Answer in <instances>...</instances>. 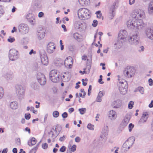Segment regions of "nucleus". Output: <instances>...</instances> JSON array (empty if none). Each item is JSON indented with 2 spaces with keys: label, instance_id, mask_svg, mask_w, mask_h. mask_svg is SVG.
<instances>
[{
  "label": "nucleus",
  "instance_id": "obj_5",
  "mask_svg": "<svg viewBox=\"0 0 153 153\" xmlns=\"http://www.w3.org/2000/svg\"><path fill=\"white\" fill-rule=\"evenodd\" d=\"M16 93L18 98L22 99L25 96V88L21 85H17L16 86Z\"/></svg>",
  "mask_w": 153,
  "mask_h": 153
},
{
  "label": "nucleus",
  "instance_id": "obj_51",
  "mask_svg": "<svg viewBox=\"0 0 153 153\" xmlns=\"http://www.w3.org/2000/svg\"><path fill=\"white\" fill-rule=\"evenodd\" d=\"M149 85L152 86L153 85V80L151 78H150L149 79Z\"/></svg>",
  "mask_w": 153,
  "mask_h": 153
},
{
  "label": "nucleus",
  "instance_id": "obj_25",
  "mask_svg": "<svg viewBox=\"0 0 153 153\" xmlns=\"http://www.w3.org/2000/svg\"><path fill=\"white\" fill-rule=\"evenodd\" d=\"M130 119V116L126 115L122 121L121 125L123 128H124L128 123Z\"/></svg>",
  "mask_w": 153,
  "mask_h": 153
},
{
  "label": "nucleus",
  "instance_id": "obj_62",
  "mask_svg": "<svg viewBox=\"0 0 153 153\" xmlns=\"http://www.w3.org/2000/svg\"><path fill=\"white\" fill-rule=\"evenodd\" d=\"M65 138V136L64 135L62 137H61L59 138V140L60 141H64Z\"/></svg>",
  "mask_w": 153,
  "mask_h": 153
},
{
  "label": "nucleus",
  "instance_id": "obj_59",
  "mask_svg": "<svg viewBox=\"0 0 153 153\" xmlns=\"http://www.w3.org/2000/svg\"><path fill=\"white\" fill-rule=\"evenodd\" d=\"M140 49L139 50V51L140 52L143 51L144 50V48L143 46H141L140 48Z\"/></svg>",
  "mask_w": 153,
  "mask_h": 153
},
{
  "label": "nucleus",
  "instance_id": "obj_42",
  "mask_svg": "<svg viewBox=\"0 0 153 153\" xmlns=\"http://www.w3.org/2000/svg\"><path fill=\"white\" fill-rule=\"evenodd\" d=\"M39 143L33 149H32L30 151V153H35L38 149L39 146Z\"/></svg>",
  "mask_w": 153,
  "mask_h": 153
},
{
  "label": "nucleus",
  "instance_id": "obj_31",
  "mask_svg": "<svg viewBox=\"0 0 153 153\" xmlns=\"http://www.w3.org/2000/svg\"><path fill=\"white\" fill-rule=\"evenodd\" d=\"M91 67V64H87L86 68L84 69V71H83V74L84 73L85 74L87 73L88 74L90 72Z\"/></svg>",
  "mask_w": 153,
  "mask_h": 153
},
{
  "label": "nucleus",
  "instance_id": "obj_29",
  "mask_svg": "<svg viewBox=\"0 0 153 153\" xmlns=\"http://www.w3.org/2000/svg\"><path fill=\"white\" fill-rule=\"evenodd\" d=\"M73 38L78 41L80 42L82 39V36L79 33L76 32L73 34Z\"/></svg>",
  "mask_w": 153,
  "mask_h": 153
},
{
  "label": "nucleus",
  "instance_id": "obj_37",
  "mask_svg": "<svg viewBox=\"0 0 153 153\" xmlns=\"http://www.w3.org/2000/svg\"><path fill=\"white\" fill-rule=\"evenodd\" d=\"M138 91H139L141 94H143L144 92L143 88L142 87H139L134 90V92H136Z\"/></svg>",
  "mask_w": 153,
  "mask_h": 153
},
{
  "label": "nucleus",
  "instance_id": "obj_49",
  "mask_svg": "<svg viewBox=\"0 0 153 153\" xmlns=\"http://www.w3.org/2000/svg\"><path fill=\"white\" fill-rule=\"evenodd\" d=\"M25 118L27 120H29L30 118V114H25Z\"/></svg>",
  "mask_w": 153,
  "mask_h": 153
},
{
  "label": "nucleus",
  "instance_id": "obj_18",
  "mask_svg": "<svg viewBox=\"0 0 153 153\" xmlns=\"http://www.w3.org/2000/svg\"><path fill=\"white\" fill-rule=\"evenodd\" d=\"M145 33L146 36L149 39L153 40V29L148 28L146 29Z\"/></svg>",
  "mask_w": 153,
  "mask_h": 153
},
{
  "label": "nucleus",
  "instance_id": "obj_1",
  "mask_svg": "<svg viewBox=\"0 0 153 153\" xmlns=\"http://www.w3.org/2000/svg\"><path fill=\"white\" fill-rule=\"evenodd\" d=\"M127 25L130 29L140 30L145 27V24L142 19L132 18L127 21Z\"/></svg>",
  "mask_w": 153,
  "mask_h": 153
},
{
  "label": "nucleus",
  "instance_id": "obj_21",
  "mask_svg": "<svg viewBox=\"0 0 153 153\" xmlns=\"http://www.w3.org/2000/svg\"><path fill=\"white\" fill-rule=\"evenodd\" d=\"M74 27L76 29L82 31L84 29V25L80 22L76 21L74 23Z\"/></svg>",
  "mask_w": 153,
  "mask_h": 153
},
{
  "label": "nucleus",
  "instance_id": "obj_27",
  "mask_svg": "<svg viewBox=\"0 0 153 153\" xmlns=\"http://www.w3.org/2000/svg\"><path fill=\"white\" fill-rule=\"evenodd\" d=\"M80 5L82 6H85L88 5L90 3V0H78Z\"/></svg>",
  "mask_w": 153,
  "mask_h": 153
},
{
  "label": "nucleus",
  "instance_id": "obj_23",
  "mask_svg": "<svg viewBox=\"0 0 153 153\" xmlns=\"http://www.w3.org/2000/svg\"><path fill=\"white\" fill-rule=\"evenodd\" d=\"M108 116L109 119L111 120H114L117 118V115L115 111L112 110L109 111Z\"/></svg>",
  "mask_w": 153,
  "mask_h": 153
},
{
  "label": "nucleus",
  "instance_id": "obj_48",
  "mask_svg": "<svg viewBox=\"0 0 153 153\" xmlns=\"http://www.w3.org/2000/svg\"><path fill=\"white\" fill-rule=\"evenodd\" d=\"M97 20H94L93 21L92 25L93 27H95L97 25Z\"/></svg>",
  "mask_w": 153,
  "mask_h": 153
},
{
  "label": "nucleus",
  "instance_id": "obj_30",
  "mask_svg": "<svg viewBox=\"0 0 153 153\" xmlns=\"http://www.w3.org/2000/svg\"><path fill=\"white\" fill-rule=\"evenodd\" d=\"M147 115L148 114L147 113H143L140 120V122L141 123H145L148 118V117H147Z\"/></svg>",
  "mask_w": 153,
  "mask_h": 153
},
{
  "label": "nucleus",
  "instance_id": "obj_40",
  "mask_svg": "<svg viewBox=\"0 0 153 153\" xmlns=\"http://www.w3.org/2000/svg\"><path fill=\"white\" fill-rule=\"evenodd\" d=\"M86 109L85 108H82L79 109L80 113L81 114H83L86 112Z\"/></svg>",
  "mask_w": 153,
  "mask_h": 153
},
{
  "label": "nucleus",
  "instance_id": "obj_8",
  "mask_svg": "<svg viewBox=\"0 0 153 153\" xmlns=\"http://www.w3.org/2000/svg\"><path fill=\"white\" fill-rule=\"evenodd\" d=\"M144 11L140 9L134 10L132 13V17L136 19L139 18L143 19L144 17Z\"/></svg>",
  "mask_w": 153,
  "mask_h": 153
},
{
  "label": "nucleus",
  "instance_id": "obj_45",
  "mask_svg": "<svg viewBox=\"0 0 153 153\" xmlns=\"http://www.w3.org/2000/svg\"><path fill=\"white\" fill-rule=\"evenodd\" d=\"M134 125L132 123H130L128 126L129 131L130 132L131 131L132 129L134 128Z\"/></svg>",
  "mask_w": 153,
  "mask_h": 153
},
{
  "label": "nucleus",
  "instance_id": "obj_41",
  "mask_svg": "<svg viewBox=\"0 0 153 153\" xmlns=\"http://www.w3.org/2000/svg\"><path fill=\"white\" fill-rule=\"evenodd\" d=\"M59 115V113L57 111H55L53 113V116L55 118L57 117Z\"/></svg>",
  "mask_w": 153,
  "mask_h": 153
},
{
  "label": "nucleus",
  "instance_id": "obj_11",
  "mask_svg": "<svg viewBox=\"0 0 153 153\" xmlns=\"http://www.w3.org/2000/svg\"><path fill=\"white\" fill-rule=\"evenodd\" d=\"M19 32L22 34H24L27 33L29 31L28 26L25 24H21L18 27Z\"/></svg>",
  "mask_w": 153,
  "mask_h": 153
},
{
  "label": "nucleus",
  "instance_id": "obj_17",
  "mask_svg": "<svg viewBox=\"0 0 153 153\" xmlns=\"http://www.w3.org/2000/svg\"><path fill=\"white\" fill-rule=\"evenodd\" d=\"M125 41L118 38L117 41L114 44V47L116 49H119L122 47Z\"/></svg>",
  "mask_w": 153,
  "mask_h": 153
},
{
  "label": "nucleus",
  "instance_id": "obj_16",
  "mask_svg": "<svg viewBox=\"0 0 153 153\" xmlns=\"http://www.w3.org/2000/svg\"><path fill=\"white\" fill-rule=\"evenodd\" d=\"M108 134V127L107 126H104L102 130L100 137L101 138L105 139L107 137Z\"/></svg>",
  "mask_w": 153,
  "mask_h": 153
},
{
  "label": "nucleus",
  "instance_id": "obj_50",
  "mask_svg": "<svg viewBox=\"0 0 153 153\" xmlns=\"http://www.w3.org/2000/svg\"><path fill=\"white\" fill-rule=\"evenodd\" d=\"M76 146L75 145H74L71 148V151L73 152H74L76 149Z\"/></svg>",
  "mask_w": 153,
  "mask_h": 153
},
{
  "label": "nucleus",
  "instance_id": "obj_53",
  "mask_svg": "<svg viewBox=\"0 0 153 153\" xmlns=\"http://www.w3.org/2000/svg\"><path fill=\"white\" fill-rule=\"evenodd\" d=\"M14 40L15 39L14 38H12L11 37H9L7 39L8 42L11 43L13 42Z\"/></svg>",
  "mask_w": 153,
  "mask_h": 153
},
{
  "label": "nucleus",
  "instance_id": "obj_64",
  "mask_svg": "<svg viewBox=\"0 0 153 153\" xmlns=\"http://www.w3.org/2000/svg\"><path fill=\"white\" fill-rule=\"evenodd\" d=\"M149 106L150 108L153 107V101L152 100L151 103L149 105Z\"/></svg>",
  "mask_w": 153,
  "mask_h": 153
},
{
  "label": "nucleus",
  "instance_id": "obj_7",
  "mask_svg": "<svg viewBox=\"0 0 153 153\" xmlns=\"http://www.w3.org/2000/svg\"><path fill=\"white\" fill-rule=\"evenodd\" d=\"M118 3V0H116L110 6L108 15V18L110 19H112L114 17L115 14V9L117 7Z\"/></svg>",
  "mask_w": 153,
  "mask_h": 153
},
{
  "label": "nucleus",
  "instance_id": "obj_20",
  "mask_svg": "<svg viewBox=\"0 0 153 153\" xmlns=\"http://www.w3.org/2000/svg\"><path fill=\"white\" fill-rule=\"evenodd\" d=\"M26 18L28 22L32 25H34L35 24L36 21L35 16L32 14L29 13L26 16Z\"/></svg>",
  "mask_w": 153,
  "mask_h": 153
},
{
  "label": "nucleus",
  "instance_id": "obj_47",
  "mask_svg": "<svg viewBox=\"0 0 153 153\" xmlns=\"http://www.w3.org/2000/svg\"><path fill=\"white\" fill-rule=\"evenodd\" d=\"M48 147V144L46 143L42 144V147L44 149H46Z\"/></svg>",
  "mask_w": 153,
  "mask_h": 153
},
{
  "label": "nucleus",
  "instance_id": "obj_14",
  "mask_svg": "<svg viewBox=\"0 0 153 153\" xmlns=\"http://www.w3.org/2000/svg\"><path fill=\"white\" fill-rule=\"evenodd\" d=\"M55 49L56 46L53 42H49L47 45V51L50 53H52L53 52Z\"/></svg>",
  "mask_w": 153,
  "mask_h": 153
},
{
  "label": "nucleus",
  "instance_id": "obj_36",
  "mask_svg": "<svg viewBox=\"0 0 153 153\" xmlns=\"http://www.w3.org/2000/svg\"><path fill=\"white\" fill-rule=\"evenodd\" d=\"M59 77L58 75H57V76H55L50 78V79L52 82H57L59 81Z\"/></svg>",
  "mask_w": 153,
  "mask_h": 153
},
{
  "label": "nucleus",
  "instance_id": "obj_19",
  "mask_svg": "<svg viewBox=\"0 0 153 153\" xmlns=\"http://www.w3.org/2000/svg\"><path fill=\"white\" fill-rule=\"evenodd\" d=\"M45 36V33L43 28H41L38 30L37 37L39 40L43 39Z\"/></svg>",
  "mask_w": 153,
  "mask_h": 153
},
{
  "label": "nucleus",
  "instance_id": "obj_34",
  "mask_svg": "<svg viewBox=\"0 0 153 153\" xmlns=\"http://www.w3.org/2000/svg\"><path fill=\"white\" fill-rule=\"evenodd\" d=\"M36 143V140L35 138L32 137L31 140L28 142V144L29 146H33L35 145Z\"/></svg>",
  "mask_w": 153,
  "mask_h": 153
},
{
  "label": "nucleus",
  "instance_id": "obj_32",
  "mask_svg": "<svg viewBox=\"0 0 153 153\" xmlns=\"http://www.w3.org/2000/svg\"><path fill=\"white\" fill-rule=\"evenodd\" d=\"M10 108L13 109H16L18 107V104L16 101L11 102L10 104Z\"/></svg>",
  "mask_w": 153,
  "mask_h": 153
},
{
  "label": "nucleus",
  "instance_id": "obj_63",
  "mask_svg": "<svg viewBox=\"0 0 153 153\" xmlns=\"http://www.w3.org/2000/svg\"><path fill=\"white\" fill-rule=\"evenodd\" d=\"M74 111V109L73 108H71L69 109L68 111L70 113Z\"/></svg>",
  "mask_w": 153,
  "mask_h": 153
},
{
  "label": "nucleus",
  "instance_id": "obj_52",
  "mask_svg": "<svg viewBox=\"0 0 153 153\" xmlns=\"http://www.w3.org/2000/svg\"><path fill=\"white\" fill-rule=\"evenodd\" d=\"M62 116L64 118H65L68 117V114L67 112H65L62 114Z\"/></svg>",
  "mask_w": 153,
  "mask_h": 153
},
{
  "label": "nucleus",
  "instance_id": "obj_58",
  "mask_svg": "<svg viewBox=\"0 0 153 153\" xmlns=\"http://www.w3.org/2000/svg\"><path fill=\"white\" fill-rule=\"evenodd\" d=\"M75 140L76 142L79 143L80 141V138L78 137H76L75 139Z\"/></svg>",
  "mask_w": 153,
  "mask_h": 153
},
{
  "label": "nucleus",
  "instance_id": "obj_44",
  "mask_svg": "<svg viewBox=\"0 0 153 153\" xmlns=\"http://www.w3.org/2000/svg\"><path fill=\"white\" fill-rule=\"evenodd\" d=\"M134 102L132 101H130L128 104V108L130 109H131L133 107Z\"/></svg>",
  "mask_w": 153,
  "mask_h": 153
},
{
  "label": "nucleus",
  "instance_id": "obj_26",
  "mask_svg": "<svg viewBox=\"0 0 153 153\" xmlns=\"http://www.w3.org/2000/svg\"><path fill=\"white\" fill-rule=\"evenodd\" d=\"M4 77L7 80H11L14 77L13 73L11 71H7L4 74Z\"/></svg>",
  "mask_w": 153,
  "mask_h": 153
},
{
  "label": "nucleus",
  "instance_id": "obj_35",
  "mask_svg": "<svg viewBox=\"0 0 153 153\" xmlns=\"http://www.w3.org/2000/svg\"><path fill=\"white\" fill-rule=\"evenodd\" d=\"M57 75L58 74H57V72L56 70H52L50 71V78L54 76H57Z\"/></svg>",
  "mask_w": 153,
  "mask_h": 153
},
{
  "label": "nucleus",
  "instance_id": "obj_56",
  "mask_svg": "<svg viewBox=\"0 0 153 153\" xmlns=\"http://www.w3.org/2000/svg\"><path fill=\"white\" fill-rule=\"evenodd\" d=\"M91 85H90L89 86L88 91V96L90 95L91 94Z\"/></svg>",
  "mask_w": 153,
  "mask_h": 153
},
{
  "label": "nucleus",
  "instance_id": "obj_15",
  "mask_svg": "<svg viewBox=\"0 0 153 153\" xmlns=\"http://www.w3.org/2000/svg\"><path fill=\"white\" fill-rule=\"evenodd\" d=\"M73 64L72 58L71 56H69L66 58L64 61V65L65 66L69 68H71Z\"/></svg>",
  "mask_w": 153,
  "mask_h": 153
},
{
  "label": "nucleus",
  "instance_id": "obj_43",
  "mask_svg": "<svg viewBox=\"0 0 153 153\" xmlns=\"http://www.w3.org/2000/svg\"><path fill=\"white\" fill-rule=\"evenodd\" d=\"M94 126L91 123H89L87 126L88 129L92 130H93L94 129Z\"/></svg>",
  "mask_w": 153,
  "mask_h": 153
},
{
  "label": "nucleus",
  "instance_id": "obj_10",
  "mask_svg": "<svg viewBox=\"0 0 153 153\" xmlns=\"http://www.w3.org/2000/svg\"><path fill=\"white\" fill-rule=\"evenodd\" d=\"M18 51L16 50L11 49L9 52V57L10 60L12 61L16 60L19 57Z\"/></svg>",
  "mask_w": 153,
  "mask_h": 153
},
{
  "label": "nucleus",
  "instance_id": "obj_9",
  "mask_svg": "<svg viewBox=\"0 0 153 153\" xmlns=\"http://www.w3.org/2000/svg\"><path fill=\"white\" fill-rule=\"evenodd\" d=\"M135 72V70L133 67L128 66L123 71L124 74L126 76L131 77L133 76Z\"/></svg>",
  "mask_w": 153,
  "mask_h": 153
},
{
  "label": "nucleus",
  "instance_id": "obj_22",
  "mask_svg": "<svg viewBox=\"0 0 153 153\" xmlns=\"http://www.w3.org/2000/svg\"><path fill=\"white\" fill-rule=\"evenodd\" d=\"M71 78L70 74L68 72H64L62 74V79L65 82H67L69 81Z\"/></svg>",
  "mask_w": 153,
  "mask_h": 153
},
{
  "label": "nucleus",
  "instance_id": "obj_33",
  "mask_svg": "<svg viewBox=\"0 0 153 153\" xmlns=\"http://www.w3.org/2000/svg\"><path fill=\"white\" fill-rule=\"evenodd\" d=\"M148 12L151 14H153V1L150 3L148 8Z\"/></svg>",
  "mask_w": 153,
  "mask_h": 153
},
{
  "label": "nucleus",
  "instance_id": "obj_13",
  "mask_svg": "<svg viewBox=\"0 0 153 153\" xmlns=\"http://www.w3.org/2000/svg\"><path fill=\"white\" fill-rule=\"evenodd\" d=\"M122 102L121 100L117 99L114 101L111 104L112 108L115 109L120 108L122 106Z\"/></svg>",
  "mask_w": 153,
  "mask_h": 153
},
{
  "label": "nucleus",
  "instance_id": "obj_55",
  "mask_svg": "<svg viewBox=\"0 0 153 153\" xmlns=\"http://www.w3.org/2000/svg\"><path fill=\"white\" fill-rule=\"evenodd\" d=\"M4 11L1 7L0 6V16H1L4 13Z\"/></svg>",
  "mask_w": 153,
  "mask_h": 153
},
{
  "label": "nucleus",
  "instance_id": "obj_60",
  "mask_svg": "<svg viewBox=\"0 0 153 153\" xmlns=\"http://www.w3.org/2000/svg\"><path fill=\"white\" fill-rule=\"evenodd\" d=\"M80 91L83 93V96L82 97H84V96L86 95V93L84 91V90L83 89H81L80 90Z\"/></svg>",
  "mask_w": 153,
  "mask_h": 153
},
{
  "label": "nucleus",
  "instance_id": "obj_6",
  "mask_svg": "<svg viewBox=\"0 0 153 153\" xmlns=\"http://www.w3.org/2000/svg\"><path fill=\"white\" fill-rule=\"evenodd\" d=\"M128 41L130 44L134 45H137L140 43L139 36L137 34L130 36Z\"/></svg>",
  "mask_w": 153,
  "mask_h": 153
},
{
  "label": "nucleus",
  "instance_id": "obj_24",
  "mask_svg": "<svg viewBox=\"0 0 153 153\" xmlns=\"http://www.w3.org/2000/svg\"><path fill=\"white\" fill-rule=\"evenodd\" d=\"M127 35V31L125 30H121L118 35V37L120 39L125 41V38Z\"/></svg>",
  "mask_w": 153,
  "mask_h": 153
},
{
  "label": "nucleus",
  "instance_id": "obj_46",
  "mask_svg": "<svg viewBox=\"0 0 153 153\" xmlns=\"http://www.w3.org/2000/svg\"><path fill=\"white\" fill-rule=\"evenodd\" d=\"M66 149V148L65 146H63L60 149L59 151L62 152H64L65 151Z\"/></svg>",
  "mask_w": 153,
  "mask_h": 153
},
{
  "label": "nucleus",
  "instance_id": "obj_38",
  "mask_svg": "<svg viewBox=\"0 0 153 153\" xmlns=\"http://www.w3.org/2000/svg\"><path fill=\"white\" fill-rule=\"evenodd\" d=\"M69 50L71 51H74L75 49V47L74 45H70L68 47Z\"/></svg>",
  "mask_w": 153,
  "mask_h": 153
},
{
  "label": "nucleus",
  "instance_id": "obj_12",
  "mask_svg": "<svg viewBox=\"0 0 153 153\" xmlns=\"http://www.w3.org/2000/svg\"><path fill=\"white\" fill-rule=\"evenodd\" d=\"M37 80L41 85H44L46 83V79L44 75L41 73H37L36 75Z\"/></svg>",
  "mask_w": 153,
  "mask_h": 153
},
{
  "label": "nucleus",
  "instance_id": "obj_61",
  "mask_svg": "<svg viewBox=\"0 0 153 153\" xmlns=\"http://www.w3.org/2000/svg\"><path fill=\"white\" fill-rule=\"evenodd\" d=\"M103 96V93L102 91H100L98 94V96L102 97Z\"/></svg>",
  "mask_w": 153,
  "mask_h": 153
},
{
  "label": "nucleus",
  "instance_id": "obj_2",
  "mask_svg": "<svg viewBox=\"0 0 153 153\" xmlns=\"http://www.w3.org/2000/svg\"><path fill=\"white\" fill-rule=\"evenodd\" d=\"M135 138L134 137L128 138L124 143L121 149V152L125 153L130 149L134 143Z\"/></svg>",
  "mask_w": 153,
  "mask_h": 153
},
{
  "label": "nucleus",
  "instance_id": "obj_54",
  "mask_svg": "<svg viewBox=\"0 0 153 153\" xmlns=\"http://www.w3.org/2000/svg\"><path fill=\"white\" fill-rule=\"evenodd\" d=\"M16 143L18 145H20L21 144L20 140V138H17L16 140Z\"/></svg>",
  "mask_w": 153,
  "mask_h": 153
},
{
  "label": "nucleus",
  "instance_id": "obj_39",
  "mask_svg": "<svg viewBox=\"0 0 153 153\" xmlns=\"http://www.w3.org/2000/svg\"><path fill=\"white\" fill-rule=\"evenodd\" d=\"M4 93V91L3 88L2 87H0V99L3 97Z\"/></svg>",
  "mask_w": 153,
  "mask_h": 153
},
{
  "label": "nucleus",
  "instance_id": "obj_57",
  "mask_svg": "<svg viewBox=\"0 0 153 153\" xmlns=\"http://www.w3.org/2000/svg\"><path fill=\"white\" fill-rule=\"evenodd\" d=\"M101 97L97 96L96 99V101L98 102H100L102 101V99Z\"/></svg>",
  "mask_w": 153,
  "mask_h": 153
},
{
  "label": "nucleus",
  "instance_id": "obj_28",
  "mask_svg": "<svg viewBox=\"0 0 153 153\" xmlns=\"http://www.w3.org/2000/svg\"><path fill=\"white\" fill-rule=\"evenodd\" d=\"M42 63L44 65H47L48 63V59L46 55H44L41 57Z\"/></svg>",
  "mask_w": 153,
  "mask_h": 153
},
{
  "label": "nucleus",
  "instance_id": "obj_4",
  "mask_svg": "<svg viewBox=\"0 0 153 153\" xmlns=\"http://www.w3.org/2000/svg\"><path fill=\"white\" fill-rule=\"evenodd\" d=\"M119 90L120 94L124 95L127 92L128 85L124 79L120 81L118 84Z\"/></svg>",
  "mask_w": 153,
  "mask_h": 153
},
{
  "label": "nucleus",
  "instance_id": "obj_3",
  "mask_svg": "<svg viewBox=\"0 0 153 153\" xmlns=\"http://www.w3.org/2000/svg\"><path fill=\"white\" fill-rule=\"evenodd\" d=\"M78 15L80 19L85 20L90 18V13L88 9L85 8H82L78 10Z\"/></svg>",
  "mask_w": 153,
  "mask_h": 153
}]
</instances>
